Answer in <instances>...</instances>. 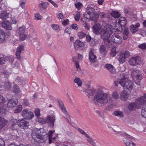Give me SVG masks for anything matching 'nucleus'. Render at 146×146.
<instances>
[{"instance_id":"1","label":"nucleus","mask_w":146,"mask_h":146,"mask_svg":"<svg viewBox=\"0 0 146 146\" xmlns=\"http://www.w3.org/2000/svg\"><path fill=\"white\" fill-rule=\"evenodd\" d=\"M86 94L90 100L95 102L105 104L108 101V95L104 92H86Z\"/></svg>"},{"instance_id":"2","label":"nucleus","mask_w":146,"mask_h":146,"mask_svg":"<svg viewBox=\"0 0 146 146\" xmlns=\"http://www.w3.org/2000/svg\"><path fill=\"white\" fill-rule=\"evenodd\" d=\"M45 133H42V134L40 129H35L33 131L32 135L35 141L38 143H43L45 142L47 139L48 135H45Z\"/></svg>"},{"instance_id":"3","label":"nucleus","mask_w":146,"mask_h":146,"mask_svg":"<svg viewBox=\"0 0 146 146\" xmlns=\"http://www.w3.org/2000/svg\"><path fill=\"white\" fill-rule=\"evenodd\" d=\"M111 34V32L110 29L105 27L102 30V31L100 34L101 38L103 40L105 45L108 48H110L112 46L111 42L109 40Z\"/></svg>"},{"instance_id":"4","label":"nucleus","mask_w":146,"mask_h":146,"mask_svg":"<svg viewBox=\"0 0 146 146\" xmlns=\"http://www.w3.org/2000/svg\"><path fill=\"white\" fill-rule=\"evenodd\" d=\"M94 8L91 7H88L84 14V17L85 18L91 20L94 23H96L99 18V15L96 14Z\"/></svg>"},{"instance_id":"5","label":"nucleus","mask_w":146,"mask_h":146,"mask_svg":"<svg viewBox=\"0 0 146 146\" xmlns=\"http://www.w3.org/2000/svg\"><path fill=\"white\" fill-rule=\"evenodd\" d=\"M13 124L11 125V128L13 130H16L18 126L21 129H27L29 125V123L23 119H14L12 120Z\"/></svg>"},{"instance_id":"6","label":"nucleus","mask_w":146,"mask_h":146,"mask_svg":"<svg viewBox=\"0 0 146 146\" xmlns=\"http://www.w3.org/2000/svg\"><path fill=\"white\" fill-rule=\"evenodd\" d=\"M146 103V94H144L143 96L137 100V102L135 103H132L129 104L128 108L129 110H134L136 109V108H140V106Z\"/></svg>"},{"instance_id":"7","label":"nucleus","mask_w":146,"mask_h":146,"mask_svg":"<svg viewBox=\"0 0 146 146\" xmlns=\"http://www.w3.org/2000/svg\"><path fill=\"white\" fill-rule=\"evenodd\" d=\"M119 83L124 89H127L129 91L132 90L133 88V82L129 80L126 81L125 78L121 79Z\"/></svg>"},{"instance_id":"8","label":"nucleus","mask_w":146,"mask_h":146,"mask_svg":"<svg viewBox=\"0 0 146 146\" xmlns=\"http://www.w3.org/2000/svg\"><path fill=\"white\" fill-rule=\"evenodd\" d=\"M133 79L135 83L138 85L140 84V82L142 79V75L138 70H134L132 74Z\"/></svg>"},{"instance_id":"9","label":"nucleus","mask_w":146,"mask_h":146,"mask_svg":"<svg viewBox=\"0 0 146 146\" xmlns=\"http://www.w3.org/2000/svg\"><path fill=\"white\" fill-rule=\"evenodd\" d=\"M25 26L23 25L19 27L17 31V32L20 35V39L21 41L25 40L27 37V34L25 33Z\"/></svg>"},{"instance_id":"10","label":"nucleus","mask_w":146,"mask_h":146,"mask_svg":"<svg viewBox=\"0 0 146 146\" xmlns=\"http://www.w3.org/2000/svg\"><path fill=\"white\" fill-rule=\"evenodd\" d=\"M141 60L140 57L138 56L132 57L129 61V64L132 66L139 65L141 64Z\"/></svg>"},{"instance_id":"11","label":"nucleus","mask_w":146,"mask_h":146,"mask_svg":"<svg viewBox=\"0 0 146 146\" xmlns=\"http://www.w3.org/2000/svg\"><path fill=\"white\" fill-rule=\"evenodd\" d=\"M130 56V52L127 50H125L122 52L118 58V60L120 63H124L126 58H128Z\"/></svg>"},{"instance_id":"12","label":"nucleus","mask_w":146,"mask_h":146,"mask_svg":"<svg viewBox=\"0 0 146 146\" xmlns=\"http://www.w3.org/2000/svg\"><path fill=\"white\" fill-rule=\"evenodd\" d=\"M23 117L25 119H31L34 116L33 112L29 110L25 109L22 111Z\"/></svg>"},{"instance_id":"13","label":"nucleus","mask_w":146,"mask_h":146,"mask_svg":"<svg viewBox=\"0 0 146 146\" xmlns=\"http://www.w3.org/2000/svg\"><path fill=\"white\" fill-rule=\"evenodd\" d=\"M112 42L118 44L121 43L123 39L122 37L117 35H113L111 37Z\"/></svg>"},{"instance_id":"14","label":"nucleus","mask_w":146,"mask_h":146,"mask_svg":"<svg viewBox=\"0 0 146 146\" xmlns=\"http://www.w3.org/2000/svg\"><path fill=\"white\" fill-rule=\"evenodd\" d=\"M102 25L98 23L95 24L92 27L93 33L96 35H100L102 29Z\"/></svg>"},{"instance_id":"15","label":"nucleus","mask_w":146,"mask_h":146,"mask_svg":"<svg viewBox=\"0 0 146 146\" xmlns=\"http://www.w3.org/2000/svg\"><path fill=\"white\" fill-rule=\"evenodd\" d=\"M18 103L17 100L15 99H9L8 100L7 107L9 108H15Z\"/></svg>"},{"instance_id":"16","label":"nucleus","mask_w":146,"mask_h":146,"mask_svg":"<svg viewBox=\"0 0 146 146\" xmlns=\"http://www.w3.org/2000/svg\"><path fill=\"white\" fill-rule=\"evenodd\" d=\"M116 22L118 23L121 27H125L127 24V20L124 17H121L116 20Z\"/></svg>"},{"instance_id":"17","label":"nucleus","mask_w":146,"mask_h":146,"mask_svg":"<svg viewBox=\"0 0 146 146\" xmlns=\"http://www.w3.org/2000/svg\"><path fill=\"white\" fill-rule=\"evenodd\" d=\"M24 50V46L23 45H19L17 48L15 53L17 58L19 60L21 59L20 54L21 52Z\"/></svg>"},{"instance_id":"18","label":"nucleus","mask_w":146,"mask_h":146,"mask_svg":"<svg viewBox=\"0 0 146 146\" xmlns=\"http://www.w3.org/2000/svg\"><path fill=\"white\" fill-rule=\"evenodd\" d=\"M74 46L76 50L80 49L82 47L84 46V43L79 40H76L74 43Z\"/></svg>"},{"instance_id":"19","label":"nucleus","mask_w":146,"mask_h":146,"mask_svg":"<svg viewBox=\"0 0 146 146\" xmlns=\"http://www.w3.org/2000/svg\"><path fill=\"white\" fill-rule=\"evenodd\" d=\"M140 26L139 23H137L135 25H132L130 27V29L131 32L133 33L137 32L139 30V27Z\"/></svg>"},{"instance_id":"20","label":"nucleus","mask_w":146,"mask_h":146,"mask_svg":"<svg viewBox=\"0 0 146 146\" xmlns=\"http://www.w3.org/2000/svg\"><path fill=\"white\" fill-rule=\"evenodd\" d=\"M105 67L111 74H115L116 72L115 69L111 64H106L105 65Z\"/></svg>"},{"instance_id":"21","label":"nucleus","mask_w":146,"mask_h":146,"mask_svg":"<svg viewBox=\"0 0 146 146\" xmlns=\"http://www.w3.org/2000/svg\"><path fill=\"white\" fill-rule=\"evenodd\" d=\"M47 120L48 121L49 126L51 127H53L54 126L55 120V116L52 115L48 116L47 118Z\"/></svg>"},{"instance_id":"22","label":"nucleus","mask_w":146,"mask_h":146,"mask_svg":"<svg viewBox=\"0 0 146 146\" xmlns=\"http://www.w3.org/2000/svg\"><path fill=\"white\" fill-rule=\"evenodd\" d=\"M89 60L91 63H94L96 61V56L94 54L93 52L91 50L89 53Z\"/></svg>"},{"instance_id":"23","label":"nucleus","mask_w":146,"mask_h":146,"mask_svg":"<svg viewBox=\"0 0 146 146\" xmlns=\"http://www.w3.org/2000/svg\"><path fill=\"white\" fill-rule=\"evenodd\" d=\"M1 25L3 27L7 30H11L12 29L11 23L7 21L2 22Z\"/></svg>"},{"instance_id":"24","label":"nucleus","mask_w":146,"mask_h":146,"mask_svg":"<svg viewBox=\"0 0 146 146\" xmlns=\"http://www.w3.org/2000/svg\"><path fill=\"white\" fill-rule=\"evenodd\" d=\"M123 141L126 146H136L135 143L127 139L124 138Z\"/></svg>"},{"instance_id":"25","label":"nucleus","mask_w":146,"mask_h":146,"mask_svg":"<svg viewBox=\"0 0 146 146\" xmlns=\"http://www.w3.org/2000/svg\"><path fill=\"white\" fill-rule=\"evenodd\" d=\"M58 102L59 107L62 111L65 113H67L66 109L64 107L62 102L61 100H58Z\"/></svg>"},{"instance_id":"26","label":"nucleus","mask_w":146,"mask_h":146,"mask_svg":"<svg viewBox=\"0 0 146 146\" xmlns=\"http://www.w3.org/2000/svg\"><path fill=\"white\" fill-rule=\"evenodd\" d=\"M7 123V121L3 118L0 117V129L5 127Z\"/></svg>"},{"instance_id":"27","label":"nucleus","mask_w":146,"mask_h":146,"mask_svg":"<svg viewBox=\"0 0 146 146\" xmlns=\"http://www.w3.org/2000/svg\"><path fill=\"white\" fill-rule=\"evenodd\" d=\"M5 37V33L4 31L0 29V43H2L4 42Z\"/></svg>"},{"instance_id":"28","label":"nucleus","mask_w":146,"mask_h":146,"mask_svg":"<svg viewBox=\"0 0 146 146\" xmlns=\"http://www.w3.org/2000/svg\"><path fill=\"white\" fill-rule=\"evenodd\" d=\"M9 14L6 11H4L0 14V18L2 19H6L9 17Z\"/></svg>"},{"instance_id":"29","label":"nucleus","mask_w":146,"mask_h":146,"mask_svg":"<svg viewBox=\"0 0 146 146\" xmlns=\"http://www.w3.org/2000/svg\"><path fill=\"white\" fill-rule=\"evenodd\" d=\"M74 82L79 87H81L82 85V82L81 79L79 78H76L74 80Z\"/></svg>"},{"instance_id":"30","label":"nucleus","mask_w":146,"mask_h":146,"mask_svg":"<svg viewBox=\"0 0 146 146\" xmlns=\"http://www.w3.org/2000/svg\"><path fill=\"white\" fill-rule=\"evenodd\" d=\"M129 34V31L128 29L127 28H125L124 29L123 38L124 40L127 39L128 37Z\"/></svg>"},{"instance_id":"31","label":"nucleus","mask_w":146,"mask_h":146,"mask_svg":"<svg viewBox=\"0 0 146 146\" xmlns=\"http://www.w3.org/2000/svg\"><path fill=\"white\" fill-rule=\"evenodd\" d=\"M110 14L112 16L116 18H119L120 16V14L118 12L115 11L112 12Z\"/></svg>"},{"instance_id":"32","label":"nucleus","mask_w":146,"mask_h":146,"mask_svg":"<svg viewBox=\"0 0 146 146\" xmlns=\"http://www.w3.org/2000/svg\"><path fill=\"white\" fill-rule=\"evenodd\" d=\"M121 96L122 100L125 101L128 97V95L125 92H122Z\"/></svg>"},{"instance_id":"33","label":"nucleus","mask_w":146,"mask_h":146,"mask_svg":"<svg viewBox=\"0 0 146 146\" xmlns=\"http://www.w3.org/2000/svg\"><path fill=\"white\" fill-rule=\"evenodd\" d=\"M82 13L79 12L77 11L75 13L74 16V19L76 21H78Z\"/></svg>"},{"instance_id":"34","label":"nucleus","mask_w":146,"mask_h":146,"mask_svg":"<svg viewBox=\"0 0 146 146\" xmlns=\"http://www.w3.org/2000/svg\"><path fill=\"white\" fill-rule=\"evenodd\" d=\"M22 108L23 107L22 105H19L17 106L14 111V113H20L22 110Z\"/></svg>"},{"instance_id":"35","label":"nucleus","mask_w":146,"mask_h":146,"mask_svg":"<svg viewBox=\"0 0 146 146\" xmlns=\"http://www.w3.org/2000/svg\"><path fill=\"white\" fill-rule=\"evenodd\" d=\"M117 52L116 51V47H113L111 49V52L110 53V56L113 57L115 56Z\"/></svg>"},{"instance_id":"36","label":"nucleus","mask_w":146,"mask_h":146,"mask_svg":"<svg viewBox=\"0 0 146 146\" xmlns=\"http://www.w3.org/2000/svg\"><path fill=\"white\" fill-rule=\"evenodd\" d=\"M39 7L44 9H45L48 6V3L47 2H43L39 4Z\"/></svg>"},{"instance_id":"37","label":"nucleus","mask_w":146,"mask_h":146,"mask_svg":"<svg viewBox=\"0 0 146 146\" xmlns=\"http://www.w3.org/2000/svg\"><path fill=\"white\" fill-rule=\"evenodd\" d=\"M11 87V84L9 81H6L5 83V88L7 90H9Z\"/></svg>"},{"instance_id":"38","label":"nucleus","mask_w":146,"mask_h":146,"mask_svg":"<svg viewBox=\"0 0 146 146\" xmlns=\"http://www.w3.org/2000/svg\"><path fill=\"white\" fill-rule=\"evenodd\" d=\"M113 114L120 117H122L123 116V113L121 111H115L113 112Z\"/></svg>"},{"instance_id":"39","label":"nucleus","mask_w":146,"mask_h":146,"mask_svg":"<svg viewBox=\"0 0 146 146\" xmlns=\"http://www.w3.org/2000/svg\"><path fill=\"white\" fill-rule=\"evenodd\" d=\"M141 115L143 117L146 118V105L143 107L142 109Z\"/></svg>"},{"instance_id":"40","label":"nucleus","mask_w":146,"mask_h":146,"mask_svg":"<svg viewBox=\"0 0 146 146\" xmlns=\"http://www.w3.org/2000/svg\"><path fill=\"white\" fill-rule=\"evenodd\" d=\"M51 27L54 30L56 31H58L60 30L59 26L58 25L52 24L51 25Z\"/></svg>"},{"instance_id":"41","label":"nucleus","mask_w":146,"mask_h":146,"mask_svg":"<svg viewBox=\"0 0 146 146\" xmlns=\"http://www.w3.org/2000/svg\"><path fill=\"white\" fill-rule=\"evenodd\" d=\"M35 19L36 20H40L42 18V17L38 13H37L35 14Z\"/></svg>"},{"instance_id":"42","label":"nucleus","mask_w":146,"mask_h":146,"mask_svg":"<svg viewBox=\"0 0 146 146\" xmlns=\"http://www.w3.org/2000/svg\"><path fill=\"white\" fill-rule=\"evenodd\" d=\"M86 137L88 138L87 141L90 144L93 145H95V143L94 140H93L88 135V136H87Z\"/></svg>"},{"instance_id":"43","label":"nucleus","mask_w":146,"mask_h":146,"mask_svg":"<svg viewBox=\"0 0 146 146\" xmlns=\"http://www.w3.org/2000/svg\"><path fill=\"white\" fill-rule=\"evenodd\" d=\"M78 36L80 38H82L86 36V34L84 32H81L78 33Z\"/></svg>"},{"instance_id":"44","label":"nucleus","mask_w":146,"mask_h":146,"mask_svg":"<svg viewBox=\"0 0 146 146\" xmlns=\"http://www.w3.org/2000/svg\"><path fill=\"white\" fill-rule=\"evenodd\" d=\"M7 110L5 109V108L4 107H3L0 109V114L4 115L5 114Z\"/></svg>"},{"instance_id":"45","label":"nucleus","mask_w":146,"mask_h":146,"mask_svg":"<svg viewBox=\"0 0 146 146\" xmlns=\"http://www.w3.org/2000/svg\"><path fill=\"white\" fill-rule=\"evenodd\" d=\"M35 113L37 117H39L40 115V109L38 108L36 109L35 110Z\"/></svg>"},{"instance_id":"46","label":"nucleus","mask_w":146,"mask_h":146,"mask_svg":"<svg viewBox=\"0 0 146 146\" xmlns=\"http://www.w3.org/2000/svg\"><path fill=\"white\" fill-rule=\"evenodd\" d=\"M38 121L39 123L43 124H45L46 122V120L42 118H39Z\"/></svg>"},{"instance_id":"47","label":"nucleus","mask_w":146,"mask_h":146,"mask_svg":"<svg viewBox=\"0 0 146 146\" xmlns=\"http://www.w3.org/2000/svg\"><path fill=\"white\" fill-rule=\"evenodd\" d=\"M138 47L140 48L146 50V44L144 43L140 44L138 45Z\"/></svg>"},{"instance_id":"48","label":"nucleus","mask_w":146,"mask_h":146,"mask_svg":"<svg viewBox=\"0 0 146 146\" xmlns=\"http://www.w3.org/2000/svg\"><path fill=\"white\" fill-rule=\"evenodd\" d=\"M6 62V58L4 57H0V65L3 64Z\"/></svg>"},{"instance_id":"49","label":"nucleus","mask_w":146,"mask_h":146,"mask_svg":"<svg viewBox=\"0 0 146 146\" xmlns=\"http://www.w3.org/2000/svg\"><path fill=\"white\" fill-rule=\"evenodd\" d=\"M106 50V48L105 46L103 45H101L100 48V51L101 52H105Z\"/></svg>"},{"instance_id":"50","label":"nucleus","mask_w":146,"mask_h":146,"mask_svg":"<svg viewBox=\"0 0 146 146\" xmlns=\"http://www.w3.org/2000/svg\"><path fill=\"white\" fill-rule=\"evenodd\" d=\"M5 102V98L0 95V105L4 103Z\"/></svg>"},{"instance_id":"51","label":"nucleus","mask_w":146,"mask_h":146,"mask_svg":"<svg viewBox=\"0 0 146 146\" xmlns=\"http://www.w3.org/2000/svg\"><path fill=\"white\" fill-rule=\"evenodd\" d=\"M78 131L80 133L85 136L86 137L88 136V134H87L83 130L80 128H79L78 129Z\"/></svg>"},{"instance_id":"52","label":"nucleus","mask_w":146,"mask_h":146,"mask_svg":"<svg viewBox=\"0 0 146 146\" xmlns=\"http://www.w3.org/2000/svg\"><path fill=\"white\" fill-rule=\"evenodd\" d=\"M82 4L80 2H78L75 4V5L76 8L78 9H80L81 8Z\"/></svg>"},{"instance_id":"53","label":"nucleus","mask_w":146,"mask_h":146,"mask_svg":"<svg viewBox=\"0 0 146 146\" xmlns=\"http://www.w3.org/2000/svg\"><path fill=\"white\" fill-rule=\"evenodd\" d=\"M19 86L17 84L14 85L13 87V91H19Z\"/></svg>"},{"instance_id":"54","label":"nucleus","mask_w":146,"mask_h":146,"mask_svg":"<svg viewBox=\"0 0 146 146\" xmlns=\"http://www.w3.org/2000/svg\"><path fill=\"white\" fill-rule=\"evenodd\" d=\"M71 29L70 28H68L66 29L64 31L65 33H67L68 34H70L71 33Z\"/></svg>"},{"instance_id":"55","label":"nucleus","mask_w":146,"mask_h":146,"mask_svg":"<svg viewBox=\"0 0 146 146\" xmlns=\"http://www.w3.org/2000/svg\"><path fill=\"white\" fill-rule=\"evenodd\" d=\"M23 103V104L26 106H29V104L28 100L26 99L24 100Z\"/></svg>"},{"instance_id":"56","label":"nucleus","mask_w":146,"mask_h":146,"mask_svg":"<svg viewBox=\"0 0 146 146\" xmlns=\"http://www.w3.org/2000/svg\"><path fill=\"white\" fill-rule=\"evenodd\" d=\"M54 130L53 131H50L48 135L49 139L52 138V135L54 132Z\"/></svg>"},{"instance_id":"57","label":"nucleus","mask_w":146,"mask_h":146,"mask_svg":"<svg viewBox=\"0 0 146 146\" xmlns=\"http://www.w3.org/2000/svg\"><path fill=\"white\" fill-rule=\"evenodd\" d=\"M141 34L143 36H146V31L142 30L141 31Z\"/></svg>"},{"instance_id":"58","label":"nucleus","mask_w":146,"mask_h":146,"mask_svg":"<svg viewBox=\"0 0 146 146\" xmlns=\"http://www.w3.org/2000/svg\"><path fill=\"white\" fill-rule=\"evenodd\" d=\"M76 67L78 71H79L80 70L79 64V62L75 63Z\"/></svg>"},{"instance_id":"59","label":"nucleus","mask_w":146,"mask_h":146,"mask_svg":"<svg viewBox=\"0 0 146 146\" xmlns=\"http://www.w3.org/2000/svg\"><path fill=\"white\" fill-rule=\"evenodd\" d=\"M71 27L73 29H77L78 28V26L76 24H73L72 25Z\"/></svg>"},{"instance_id":"60","label":"nucleus","mask_w":146,"mask_h":146,"mask_svg":"<svg viewBox=\"0 0 146 146\" xmlns=\"http://www.w3.org/2000/svg\"><path fill=\"white\" fill-rule=\"evenodd\" d=\"M0 146H5V142L3 139L0 138Z\"/></svg>"},{"instance_id":"61","label":"nucleus","mask_w":146,"mask_h":146,"mask_svg":"<svg viewBox=\"0 0 146 146\" xmlns=\"http://www.w3.org/2000/svg\"><path fill=\"white\" fill-rule=\"evenodd\" d=\"M26 2L25 1L20 2V5L21 6L23 9H24L25 8V4Z\"/></svg>"},{"instance_id":"62","label":"nucleus","mask_w":146,"mask_h":146,"mask_svg":"<svg viewBox=\"0 0 146 146\" xmlns=\"http://www.w3.org/2000/svg\"><path fill=\"white\" fill-rule=\"evenodd\" d=\"M58 18L61 19H63L64 18V17L63 15L61 13H59L58 14Z\"/></svg>"},{"instance_id":"63","label":"nucleus","mask_w":146,"mask_h":146,"mask_svg":"<svg viewBox=\"0 0 146 146\" xmlns=\"http://www.w3.org/2000/svg\"><path fill=\"white\" fill-rule=\"evenodd\" d=\"M113 96L115 98H117L119 97V96L117 95V92H114L113 94Z\"/></svg>"},{"instance_id":"64","label":"nucleus","mask_w":146,"mask_h":146,"mask_svg":"<svg viewBox=\"0 0 146 146\" xmlns=\"http://www.w3.org/2000/svg\"><path fill=\"white\" fill-rule=\"evenodd\" d=\"M69 22V20L68 19H67L66 20H64L63 22L62 23V24L63 25H67Z\"/></svg>"}]
</instances>
